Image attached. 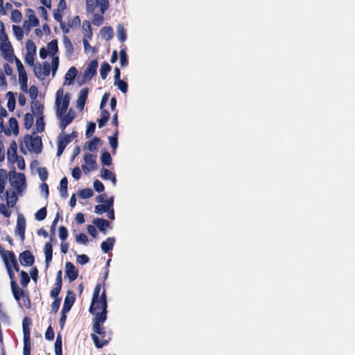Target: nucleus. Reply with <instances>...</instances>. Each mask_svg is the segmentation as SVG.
<instances>
[{
	"label": "nucleus",
	"instance_id": "obj_1",
	"mask_svg": "<svg viewBox=\"0 0 355 355\" xmlns=\"http://www.w3.org/2000/svg\"><path fill=\"white\" fill-rule=\"evenodd\" d=\"M94 315L92 331L94 334H91L96 348L101 349L107 345L112 340L111 336L107 334L103 323L107 320V311H96L92 313Z\"/></svg>",
	"mask_w": 355,
	"mask_h": 355
},
{
	"label": "nucleus",
	"instance_id": "obj_2",
	"mask_svg": "<svg viewBox=\"0 0 355 355\" xmlns=\"http://www.w3.org/2000/svg\"><path fill=\"white\" fill-rule=\"evenodd\" d=\"M101 288V284L98 283L94 289L91 304L89 309L90 313H95L96 311H107V302L105 291L103 290L100 295Z\"/></svg>",
	"mask_w": 355,
	"mask_h": 355
},
{
	"label": "nucleus",
	"instance_id": "obj_3",
	"mask_svg": "<svg viewBox=\"0 0 355 355\" xmlns=\"http://www.w3.org/2000/svg\"><path fill=\"white\" fill-rule=\"evenodd\" d=\"M70 102V94L66 93L64 95L62 88L59 89L56 92L55 106L57 107V114L61 116L64 114L68 109Z\"/></svg>",
	"mask_w": 355,
	"mask_h": 355
},
{
	"label": "nucleus",
	"instance_id": "obj_4",
	"mask_svg": "<svg viewBox=\"0 0 355 355\" xmlns=\"http://www.w3.org/2000/svg\"><path fill=\"white\" fill-rule=\"evenodd\" d=\"M10 286L12 293L15 299L19 303L20 300H22L23 305L26 308L28 309L31 306V300L28 295H26L24 291L20 288L15 280H12L10 282Z\"/></svg>",
	"mask_w": 355,
	"mask_h": 355
},
{
	"label": "nucleus",
	"instance_id": "obj_5",
	"mask_svg": "<svg viewBox=\"0 0 355 355\" xmlns=\"http://www.w3.org/2000/svg\"><path fill=\"white\" fill-rule=\"evenodd\" d=\"M24 141L29 151L35 152L37 154L42 152V141L40 137H33L30 135H26L24 137Z\"/></svg>",
	"mask_w": 355,
	"mask_h": 355
},
{
	"label": "nucleus",
	"instance_id": "obj_6",
	"mask_svg": "<svg viewBox=\"0 0 355 355\" xmlns=\"http://www.w3.org/2000/svg\"><path fill=\"white\" fill-rule=\"evenodd\" d=\"M98 66V61L96 60H92L87 65L82 78H78V82L79 85H82L91 80L96 74Z\"/></svg>",
	"mask_w": 355,
	"mask_h": 355
},
{
	"label": "nucleus",
	"instance_id": "obj_7",
	"mask_svg": "<svg viewBox=\"0 0 355 355\" xmlns=\"http://www.w3.org/2000/svg\"><path fill=\"white\" fill-rule=\"evenodd\" d=\"M26 15L28 20L24 22V27L26 29L27 32H29L30 26L37 27L40 25V21L35 16V11L31 8L26 9Z\"/></svg>",
	"mask_w": 355,
	"mask_h": 355
},
{
	"label": "nucleus",
	"instance_id": "obj_8",
	"mask_svg": "<svg viewBox=\"0 0 355 355\" xmlns=\"http://www.w3.org/2000/svg\"><path fill=\"white\" fill-rule=\"evenodd\" d=\"M84 161L86 164L82 165V168L84 172L87 173L89 171H94L97 168V164L96 161V156L90 153H86L84 155Z\"/></svg>",
	"mask_w": 355,
	"mask_h": 355
},
{
	"label": "nucleus",
	"instance_id": "obj_9",
	"mask_svg": "<svg viewBox=\"0 0 355 355\" xmlns=\"http://www.w3.org/2000/svg\"><path fill=\"white\" fill-rule=\"evenodd\" d=\"M26 219L22 214L17 216V225L15 230L16 235H19L21 241L23 242L25 239Z\"/></svg>",
	"mask_w": 355,
	"mask_h": 355
},
{
	"label": "nucleus",
	"instance_id": "obj_10",
	"mask_svg": "<svg viewBox=\"0 0 355 355\" xmlns=\"http://www.w3.org/2000/svg\"><path fill=\"white\" fill-rule=\"evenodd\" d=\"M71 142L70 136L62 132L58 137L57 156L60 157L64 152L66 146Z\"/></svg>",
	"mask_w": 355,
	"mask_h": 355
},
{
	"label": "nucleus",
	"instance_id": "obj_11",
	"mask_svg": "<svg viewBox=\"0 0 355 355\" xmlns=\"http://www.w3.org/2000/svg\"><path fill=\"white\" fill-rule=\"evenodd\" d=\"M31 320L25 317L22 321V328L24 334V345H31Z\"/></svg>",
	"mask_w": 355,
	"mask_h": 355
},
{
	"label": "nucleus",
	"instance_id": "obj_12",
	"mask_svg": "<svg viewBox=\"0 0 355 355\" xmlns=\"http://www.w3.org/2000/svg\"><path fill=\"white\" fill-rule=\"evenodd\" d=\"M0 50L3 54V58L8 62H12L14 57V51L10 42L1 43L0 45Z\"/></svg>",
	"mask_w": 355,
	"mask_h": 355
},
{
	"label": "nucleus",
	"instance_id": "obj_13",
	"mask_svg": "<svg viewBox=\"0 0 355 355\" xmlns=\"http://www.w3.org/2000/svg\"><path fill=\"white\" fill-rule=\"evenodd\" d=\"M19 259L21 265L31 266L35 262V257L29 250H25L19 255Z\"/></svg>",
	"mask_w": 355,
	"mask_h": 355
},
{
	"label": "nucleus",
	"instance_id": "obj_14",
	"mask_svg": "<svg viewBox=\"0 0 355 355\" xmlns=\"http://www.w3.org/2000/svg\"><path fill=\"white\" fill-rule=\"evenodd\" d=\"M65 273L69 281L73 282L78 276V270L71 262H67L65 264Z\"/></svg>",
	"mask_w": 355,
	"mask_h": 355
},
{
	"label": "nucleus",
	"instance_id": "obj_15",
	"mask_svg": "<svg viewBox=\"0 0 355 355\" xmlns=\"http://www.w3.org/2000/svg\"><path fill=\"white\" fill-rule=\"evenodd\" d=\"M76 300V295L72 291H68L67 295L64 298V304L62 310H64V312H69L72 306L73 305Z\"/></svg>",
	"mask_w": 355,
	"mask_h": 355
},
{
	"label": "nucleus",
	"instance_id": "obj_16",
	"mask_svg": "<svg viewBox=\"0 0 355 355\" xmlns=\"http://www.w3.org/2000/svg\"><path fill=\"white\" fill-rule=\"evenodd\" d=\"M93 223L96 226L100 232L105 234L107 233L106 228L109 227L110 223L108 220L103 218H95Z\"/></svg>",
	"mask_w": 355,
	"mask_h": 355
},
{
	"label": "nucleus",
	"instance_id": "obj_17",
	"mask_svg": "<svg viewBox=\"0 0 355 355\" xmlns=\"http://www.w3.org/2000/svg\"><path fill=\"white\" fill-rule=\"evenodd\" d=\"M116 239L114 237H108L105 241H103L101 244V248L104 253H107L111 251L114 245Z\"/></svg>",
	"mask_w": 355,
	"mask_h": 355
},
{
	"label": "nucleus",
	"instance_id": "obj_18",
	"mask_svg": "<svg viewBox=\"0 0 355 355\" xmlns=\"http://www.w3.org/2000/svg\"><path fill=\"white\" fill-rule=\"evenodd\" d=\"M78 74V70L75 67L69 69L64 76V85H70Z\"/></svg>",
	"mask_w": 355,
	"mask_h": 355
},
{
	"label": "nucleus",
	"instance_id": "obj_19",
	"mask_svg": "<svg viewBox=\"0 0 355 355\" xmlns=\"http://www.w3.org/2000/svg\"><path fill=\"white\" fill-rule=\"evenodd\" d=\"M89 89L83 88L80 92V96L77 100V106L78 107L83 109L85 105L87 96H88Z\"/></svg>",
	"mask_w": 355,
	"mask_h": 355
},
{
	"label": "nucleus",
	"instance_id": "obj_20",
	"mask_svg": "<svg viewBox=\"0 0 355 355\" xmlns=\"http://www.w3.org/2000/svg\"><path fill=\"white\" fill-rule=\"evenodd\" d=\"M44 250L45 254V263L46 267H48L53 258V246L50 242H46L45 243Z\"/></svg>",
	"mask_w": 355,
	"mask_h": 355
},
{
	"label": "nucleus",
	"instance_id": "obj_21",
	"mask_svg": "<svg viewBox=\"0 0 355 355\" xmlns=\"http://www.w3.org/2000/svg\"><path fill=\"white\" fill-rule=\"evenodd\" d=\"M101 142V140L100 138L94 137L93 139L85 143L84 148H87L91 152H94L97 150V146L100 144Z\"/></svg>",
	"mask_w": 355,
	"mask_h": 355
},
{
	"label": "nucleus",
	"instance_id": "obj_22",
	"mask_svg": "<svg viewBox=\"0 0 355 355\" xmlns=\"http://www.w3.org/2000/svg\"><path fill=\"white\" fill-rule=\"evenodd\" d=\"M6 195L7 206L11 208L13 207L18 200L15 192L14 191L7 190Z\"/></svg>",
	"mask_w": 355,
	"mask_h": 355
},
{
	"label": "nucleus",
	"instance_id": "obj_23",
	"mask_svg": "<svg viewBox=\"0 0 355 355\" xmlns=\"http://www.w3.org/2000/svg\"><path fill=\"white\" fill-rule=\"evenodd\" d=\"M16 176H17L18 180L12 182L11 184L13 185L18 191H20V184H25V175L23 173H17L15 171H13L12 177L15 178Z\"/></svg>",
	"mask_w": 355,
	"mask_h": 355
},
{
	"label": "nucleus",
	"instance_id": "obj_24",
	"mask_svg": "<svg viewBox=\"0 0 355 355\" xmlns=\"http://www.w3.org/2000/svg\"><path fill=\"white\" fill-rule=\"evenodd\" d=\"M83 31L84 34L83 38L92 40L93 36L92 28L91 23L88 20H84L83 22Z\"/></svg>",
	"mask_w": 355,
	"mask_h": 355
},
{
	"label": "nucleus",
	"instance_id": "obj_25",
	"mask_svg": "<svg viewBox=\"0 0 355 355\" xmlns=\"http://www.w3.org/2000/svg\"><path fill=\"white\" fill-rule=\"evenodd\" d=\"M101 176L104 180H111L114 185L116 183V175L110 170L103 168L101 171Z\"/></svg>",
	"mask_w": 355,
	"mask_h": 355
},
{
	"label": "nucleus",
	"instance_id": "obj_26",
	"mask_svg": "<svg viewBox=\"0 0 355 355\" xmlns=\"http://www.w3.org/2000/svg\"><path fill=\"white\" fill-rule=\"evenodd\" d=\"M0 254L2 256L3 261L5 262L6 266L7 268L8 273L9 275L10 278L12 280H14V276L15 274L13 271L12 270L11 266L9 264V262L8 261V259L6 257V252L5 250L2 248V246L0 245Z\"/></svg>",
	"mask_w": 355,
	"mask_h": 355
},
{
	"label": "nucleus",
	"instance_id": "obj_27",
	"mask_svg": "<svg viewBox=\"0 0 355 355\" xmlns=\"http://www.w3.org/2000/svg\"><path fill=\"white\" fill-rule=\"evenodd\" d=\"M110 117V114L107 110H101V118L98 119V128H103Z\"/></svg>",
	"mask_w": 355,
	"mask_h": 355
},
{
	"label": "nucleus",
	"instance_id": "obj_28",
	"mask_svg": "<svg viewBox=\"0 0 355 355\" xmlns=\"http://www.w3.org/2000/svg\"><path fill=\"white\" fill-rule=\"evenodd\" d=\"M67 185H68V180L66 177H64L60 182V193L61 197L66 198L68 196L67 193Z\"/></svg>",
	"mask_w": 355,
	"mask_h": 355
},
{
	"label": "nucleus",
	"instance_id": "obj_29",
	"mask_svg": "<svg viewBox=\"0 0 355 355\" xmlns=\"http://www.w3.org/2000/svg\"><path fill=\"white\" fill-rule=\"evenodd\" d=\"M6 96H8V103H7V107L9 111L12 112L15 110V98L13 92H8L6 94Z\"/></svg>",
	"mask_w": 355,
	"mask_h": 355
},
{
	"label": "nucleus",
	"instance_id": "obj_30",
	"mask_svg": "<svg viewBox=\"0 0 355 355\" xmlns=\"http://www.w3.org/2000/svg\"><path fill=\"white\" fill-rule=\"evenodd\" d=\"M118 135L119 130H115L113 136L109 137V143L112 148L113 153H115L118 146Z\"/></svg>",
	"mask_w": 355,
	"mask_h": 355
},
{
	"label": "nucleus",
	"instance_id": "obj_31",
	"mask_svg": "<svg viewBox=\"0 0 355 355\" xmlns=\"http://www.w3.org/2000/svg\"><path fill=\"white\" fill-rule=\"evenodd\" d=\"M7 178L8 174L6 170L0 168V193H2L5 189Z\"/></svg>",
	"mask_w": 355,
	"mask_h": 355
},
{
	"label": "nucleus",
	"instance_id": "obj_32",
	"mask_svg": "<svg viewBox=\"0 0 355 355\" xmlns=\"http://www.w3.org/2000/svg\"><path fill=\"white\" fill-rule=\"evenodd\" d=\"M110 70L111 66L107 62H103L100 69L101 78L105 80L107 78V73L110 71Z\"/></svg>",
	"mask_w": 355,
	"mask_h": 355
},
{
	"label": "nucleus",
	"instance_id": "obj_33",
	"mask_svg": "<svg viewBox=\"0 0 355 355\" xmlns=\"http://www.w3.org/2000/svg\"><path fill=\"white\" fill-rule=\"evenodd\" d=\"M8 123L11 133L12 132L15 135H17L19 134V126L17 119L11 117L9 119Z\"/></svg>",
	"mask_w": 355,
	"mask_h": 355
},
{
	"label": "nucleus",
	"instance_id": "obj_34",
	"mask_svg": "<svg viewBox=\"0 0 355 355\" xmlns=\"http://www.w3.org/2000/svg\"><path fill=\"white\" fill-rule=\"evenodd\" d=\"M101 163L103 166H110L112 163V157L107 151H104L101 154Z\"/></svg>",
	"mask_w": 355,
	"mask_h": 355
},
{
	"label": "nucleus",
	"instance_id": "obj_35",
	"mask_svg": "<svg viewBox=\"0 0 355 355\" xmlns=\"http://www.w3.org/2000/svg\"><path fill=\"white\" fill-rule=\"evenodd\" d=\"M17 143L15 140H12L10 144L9 148L7 150L8 157H9L10 156H12V157H15V158L16 157H17L18 155L17 154Z\"/></svg>",
	"mask_w": 355,
	"mask_h": 355
},
{
	"label": "nucleus",
	"instance_id": "obj_36",
	"mask_svg": "<svg viewBox=\"0 0 355 355\" xmlns=\"http://www.w3.org/2000/svg\"><path fill=\"white\" fill-rule=\"evenodd\" d=\"M114 85H116L119 89L123 94H125L128 92V85L126 82L123 80L119 78L118 80H114Z\"/></svg>",
	"mask_w": 355,
	"mask_h": 355
},
{
	"label": "nucleus",
	"instance_id": "obj_37",
	"mask_svg": "<svg viewBox=\"0 0 355 355\" xmlns=\"http://www.w3.org/2000/svg\"><path fill=\"white\" fill-rule=\"evenodd\" d=\"M34 66V74L38 79H44V74H43V69H42V64H41L40 62H37Z\"/></svg>",
	"mask_w": 355,
	"mask_h": 355
},
{
	"label": "nucleus",
	"instance_id": "obj_38",
	"mask_svg": "<svg viewBox=\"0 0 355 355\" xmlns=\"http://www.w3.org/2000/svg\"><path fill=\"white\" fill-rule=\"evenodd\" d=\"M78 196L83 199L89 198L94 195V191L90 188L83 189L79 191Z\"/></svg>",
	"mask_w": 355,
	"mask_h": 355
},
{
	"label": "nucleus",
	"instance_id": "obj_39",
	"mask_svg": "<svg viewBox=\"0 0 355 355\" xmlns=\"http://www.w3.org/2000/svg\"><path fill=\"white\" fill-rule=\"evenodd\" d=\"M47 47L49 53L52 54L53 55L57 53L58 51L57 40H52L50 42L48 43Z\"/></svg>",
	"mask_w": 355,
	"mask_h": 355
},
{
	"label": "nucleus",
	"instance_id": "obj_40",
	"mask_svg": "<svg viewBox=\"0 0 355 355\" xmlns=\"http://www.w3.org/2000/svg\"><path fill=\"white\" fill-rule=\"evenodd\" d=\"M24 128L26 130L30 129L32 127V125L33 124V121H34L33 114H31V113H26L24 115Z\"/></svg>",
	"mask_w": 355,
	"mask_h": 355
},
{
	"label": "nucleus",
	"instance_id": "obj_41",
	"mask_svg": "<svg viewBox=\"0 0 355 355\" xmlns=\"http://www.w3.org/2000/svg\"><path fill=\"white\" fill-rule=\"evenodd\" d=\"M117 37L121 43L124 42L127 39L125 29L122 25H119L117 27Z\"/></svg>",
	"mask_w": 355,
	"mask_h": 355
},
{
	"label": "nucleus",
	"instance_id": "obj_42",
	"mask_svg": "<svg viewBox=\"0 0 355 355\" xmlns=\"http://www.w3.org/2000/svg\"><path fill=\"white\" fill-rule=\"evenodd\" d=\"M101 34L107 40H110L113 36V29L110 26H105L101 28Z\"/></svg>",
	"mask_w": 355,
	"mask_h": 355
},
{
	"label": "nucleus",
	"instance_id": "obj_43",
	"mask_svg": "<svg viewBox=\"0 0 355 355\" xmlns=\"http://www.w3.org/2000/svg\"><path fill=\"white\" fill-rule=\"evenodd\" d=\"M32 110H33V112H34V114L37 116V117L40 116H43L42 113H43L44 106L42 104H41L38 101H36L33 103V105L32 106Z\"/></svg>",
	"mask_w": 355,
	"mask_h": 355
},
{
	"label": "nucleus",
	"instance_id": "obj_44",
	"mask_svg": "<svg viewBox=\"0 0 355 355\" xmlns=\"http://www.w3.org/2000/svg\"><path fill=\"white\" fill-rule=\"evenodd\" d=\"M103 14H98L95 13L93 15V17L92 19V22L94 26H99L103 24L104 18H103Z\"/></svg>",
	"mask_w": 355,
	"mask_h": 355
},
{
	"label": "nucleus",
	"instance_id": "obj_45",
	"mask_svg": "<svg viewBox=\"0 0 355 355\" xmlns=\"http://www.w3.org/2000/svg\"><path fill=\"white\" fill-rule=\"evenodd\" d=\"M55 355H62V337L60 334L57 336L56 340H55Z\"/></svg>",
	"mask_w": 355,
	"mask_h": 355
},
{
	"label": "nucleus",
	"instance_id": "obj_46",
	"mask_svg": "<svg viewBox=\"0 0 355 355\" xmlns=\"http://www.w3.org/2000/svg\"><path fill=\"white\" fill-rule=\"evenodd\" d=\"M30 282V277L28 273L24 270L20 272V284L23 287H26Z\"/></svg>",
	"mask_w": 355,
	"mask_h": 355
},
{
	"label": "nucleus",
	"instance_id": "obj_47",
	"mask_svg": "<svg viewBox=\"0 0 355 355\" xmlns=\"http://www.w3.org/2000/svg\"><path fill=\"white\" fill-rule=\"evenodd\" d=\"M47 211L46 207L40 209L35 214V218L37 220L41 221L45 219L46 216Z\"/></svg>",
	"mask_w": 355,
	"mask_h": 355
},
{
	"label": "nucleus",
	"instance_id": "obj_48",
	"mask_svg": "<svg viewBox=\"0 0 355 355\" xmlns=\"http://www.w3.org/2000/svg\"><path fill=\"white\" fill-rule=\"evenodd\" d=\"M96 5L100 7L101 12L104 14L108 9L109 1L108 0H96Z\"/></svg>",
	"mask_w": 355,
	"mask_h": 355
},
{
	"label": "nucleus",
	"instance_id": "obj_49",
	"mask_svg": "<svg viewBox=\"0 0 355 355\" xmlns=\"http://www.w3.org/2000/svg\"><path fill=\"white\" fill-rule=\"evenodd\" d=\"M119 55L121 66L122 67L127 66L128 64V60L125 50H121L119 52Z\"/></svg>",
	"mask_w": 355,
	"mask_h": 355
},
{
	"label": "nucleus",
	"instance_id": "obj_50",
	"mask_svg": "<svg viewBox=\"0 0 355 355\" xmlns=\"http://www.w3.org/2000/svg\"><path fill=\"white\" fill-rule=\"evenodd\" d=\"M21 18L22 15L19 10L15 9L11 12V19L12 21L15 23H19L21 21Z\"/></svg>",
	"mask_w": 355,
	"mask_h": 355
},
{
	"label": "nucleus",
	"instance_id": "obj_51",
	"mask_svg": "<svg viewBox=\"0 0 355 355\" xmlns=\"http://www.w3.org/2000/svg\"><path fill=\"white\" fill-rule=\"evenodd\" d=\"M96 1L86 0V10L88 13H93L96 7Z\"/></svg>",
	"mask_w": 355,
	"mask_h": 355
},
{
	"label": "nucleus",
	"instance_id": "obj_52",
	"mask_svg": "<svg viewBox=\"0 0 355 355\" xmlns=\"http://www.w3.org/2000/svg\"><path fill=\"white\" fill-rule=\"evenodd\" d=\"M26 53L36 54V46L35 43L31 40H27L26 43Z\"/></svg>",
	"mask_w": 355,
	"mask_h": 355
},
{
	"label": "nucleus",
	"instance_id": "obj_53",
	"mask_svg": "<svg viewBox=\"0 0 355 355\" xmlns=\"http://www.w3.org/2000/svg\"><path fill=\"white\" fill-rule=\"evenodd\" d=\"M12 31L18 40H21L24 37V31L21 27L16 25L12 26Z\"/></svg>",
	"mask_w": 355,
	"mask_h": 355
},
{
	"label": "nucleus",
	"instance_id": "obj_54",
	"mask_svg": "<svg viewBox=\"0 0 355 355\" xmlns=\"http://www.w3.org/2000/svg\"><path fill=\"white\" fill-rule=\"evenodd\" d=\"M62 286H60L59 284H54V286H53V288H52V290L51 291V293H50L51 297L54 298V299L59 298L58 295H59V294H60V293L61 291Z\"/></svg>",
	"mask_w": 355,
	"mask_h": 355
},
{
	"label": "nucleus",
	"instance_id": "obj_55",
	"mask_svg": "<svg viewBox=\"0 0 355 355\" xmlns=\"http://www.w3.org/2000/svg\"><path fill=\"white\" fill-rule=\"evenodd\" d=\"M96 129V123L94 122H89L87 125V128L85 132V136L87 138L90 137L94 132Z\"/></svg>",
	"mask_w": 355,
	"mask_h": 355
},
{
	"label": "nucleus",
	"instance_id": "obj_56",
	"mask_svg": "<svg viewBox=\"0 0 355 355\" xmlns=\"http://www.w3.org/2000/svg\"><path fill=\"white\" fill-rule=\"evenodd\" d=\"M76 115L75 113L72 111V110H69L68 113L63 116V114L61 116H59L60 118L62 119L63 120L66 121L67 123H71L72 121L74 119Z\"/></svg>",
	"mask_w": 355,
	"mask_h": 355
},
{
	"label": "nucleus",
	"instance_id": "obj_57",
	"mask_svg": "<svg viewBox=\"0 0 355 355\" xmlns=\"http://www.w3.org/2000/svg\"><path fill=\"white\" fill-rule=\"evenodd\" d=\"M36 127L38 132H42L44 130V116H40L36 119Z\"/></svg>",
	"mask_w": 355,
	"mask_h": 355
},
{
	"label": "nucleus",
	"instance_id": "obj_58",
	"mask_svg": "<svg viewBox=\"0 0 355 355\" xmlns=\"http://www.w3.org/2000/svg\"><path fill=\"white\" fill-rule=\"evenodd\" d=\"M37 172L40 176V178L42 182H44L47 180L48 178V171L45 167H40L37 169Z\"/></svg>",
	"mask_w": 355,
	"mask_h": 355
},
{
	"label": "nucleus",
	"instance_id": "obj_59",
	"mask_svg": "<svg viewBox=\"0 0 355 355\" xmlns=\"http://www.w3.org/2000/svg\"><path fill=\"white\" fill-rule=\"evenodd\" d=\"M80 25V19L79 16L76 15L73 19L69 20L68 26L69 28L79 26Z\"/></svg>",
	"mask_w": 355,
	"mask_h": 355
},
{
	"label": "nucleus",
	"instance_id": "obj_60",
	"mask_svg": "<svg viewBox=\"0 0 355 355\" xmlns=\"http://www.w3.org/2000/svg\"><path fill=\"white\" fill-rule=\"evenodd\" d=\"M61 300V298L54 299V301L51 304V311L53 313L55 314L58 311Z\"/></svg>",
	"mask_w": 355,
	"mask_h": 355
},
{
	"label": "nucleus",
	"instance_id": "obj_61",
	"mask_svg": "<svg viewBox=\"0 0 355 355\" xmlns=\"http://www.w3.org/2000/svg\"><path fill=\"white\" fill-rule=\"evenodd\" d=\"M77 243L86 245L88 243L87 236L84 233H80L76 236Z\"/></svg>",
	"mask_w": 355,
	"mask_h": 355
},
{
	"label": "nucleus",
	"instance_id": "obj_62",
	"mask_svg": "<svg viewBox=\"0 0 355 355\" xmlns=\"http://www.w3.org/2000/svg\"><path fill=\"white\" fill-rule=\"evenodd\" d=\"M59 237L62 241H65L67 239L68 231L65 227L60 226L59 227Z\"/></svg>",
	"mask_w": 355,
	"mask_h": 355
},
{
	"label": "nucleus",
	"instance_id": "obj_63",
	"mask_svg": "<svg viewBox=\"0 0 355 355\" xmlns=\"http://www.w3.org/2000/svg\"><path fill=\"white\" fill-rule=\"evenodd\" d=\"M94 189L97 192H103L105 189L103 184L98 180H95L93 184Z\"/></svg>",
	"mask_w": 355,
	"mask_h": 355
},
{
	"label": "nucleus",
	"instance_id": "obj_64",
	"mask_svg": "<svg viewBox=\"0 0 355 355\" xmlns=\"http://www.w3.org/2000/svg\"><path fill=\"white\" fill-rule=\"evenodd\" d=\"M76 261L79 264L84 265L89 262V258L86 254H79L77 255Z\"/></svg>",
	"mask_w": 355,
	"mask_h": 355
}]
</instances>
